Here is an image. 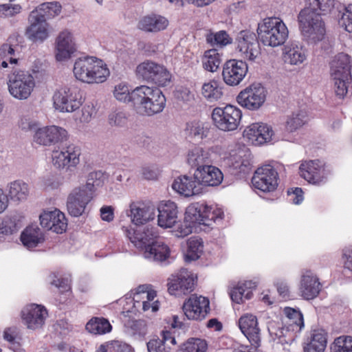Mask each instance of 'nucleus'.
I'll return each instance as SVG.
<instances>
[{"label":"nucleus","instance_id":"ddd939ff","mask_svg":"<svg viewBox=\"0 0 352 352\" xmlns=\"http://www.w3.org/2000/svg\"><path fill=\"white\" fill-rule=\"evenodd\" d=\"M266 99V90L261 84L253 83L241 90L236 96V102L241 107L251 111L258 109Z\"/></svg>","mask_w":352,"mask_h":352},{"label":"nucleus","instance_id":"7ed1b4c3","mask_svg":"<svg viewBox=\"0 0 352 352\" xmlns=\"http://www.w3.org/2000/svg\"><path fill=\"white\" fill-rule=\"evenodd\" d=\"M133 107L141 116H151L166 107V97L156 87L140 85L133 89Z\"/></svg>","mask_w":352,"mask_h":352},{"label":"nucleus","instance_id":"4d7b16f0","mask_svg":"<svg viewBox=\"0 0 352 352\" xmlns=\"http://www.w3.org/2000/svg\"><path fill=\"white\" fill-rule=\"evenodd\" d=\"M206 41L211 45L225 46L230 43V38L226 31L222 30L208 34Z\"/></svg>","mask_w":352,"mask_h":352},{"label":"nucleus","instance_id":"a19ab883","mask_svg":"<svg viewBox=\"0 0 352 352\" xmlns=\"http://www.w3.org/2000/svg\"><path fill=\"white\" fill-rule=\"evenodd\" d=\"M109 74L110 72L107 64L102 60L96 57L93 67L91 69L89 84L104 82Z\"/></svg>","mask_w":352,"mask_h":352},{"label":"nucleus","instance_id":"e2e57ef3","mask_svg":"<svg viewBox=\"0 0 352 352\" xmlns=\"http://www.w3.org/2000/svg\"><path fill=\"white\" fill-rule=\"evenodd\" d=\"M126 122L127 118L122 111H114L109 116V123L111 126H122Z\"/></svg>","mask_w":352,"mask_h":352},{"label":"nucleus","instance_id":"58836bf2","mask_svg":"<svg viewBox=\"0 0 352 352\" xmlns=\"http://www.w3.org/2000/svg\"><path fill=\"white\" fill-rule=\"evenodd\" d=\"M21 240L28 248H35L44 241L43 233L37 226H28L22 232Z\"/></svg>","mask_w":352,"mask_h":352},{"label":"nucleus","instance_id":"dca6fc26","mask_svg":"<svg viewBox=\"0 0 352 352\" xmlns=\"http://www.w3.org/2000/svg\"><path fill=\"white\" fill-rule=\"evenodd\" d=\"M299 174L309 184L320 185L326 180L325 164L320 160L302 161Z\"/></svg>","mask_w":352,"mask_h":352},{"label":"nucleus","instance_id":"aec40b11","mask_svg":"<svg viewBox=\"0 0 352 352\" xmlns=\"http://www.w3.org/2000/svg\"><path fill=\"white\" fill-rule=\"evenodd\" d=\"M243 135L250 144L260 146L271 140L273 130L267 124L256 122L248 126Z\"/></svg>","mask_w":352,"mask_h":352},{"label":"nucleus","instance_id":"79ce46f5","mask_svg":"<svg viewBox=\"0 0 352 352\" xmlns=\"http://www.w3.org/2000/svg\"><path fill=\"white\" fill-rule=\"evenodd\" d=\"M210 155L208 151L195 146L189 150L187 155V163L191 167L199 168L201 166H205L206 162L210 161Z\"/></svg>","mask_w":352,"mask_h":352},{"label":"nucleus","instance_id":"393cba45","mask_svg":"<svg viewBox=\"0 0 352 352\" xmlns=\"http://www.w3.org/2000/svg\"><path fill=\"white\" fill-rule=\"evenodd\" d=\"M195 177L201 186H218L223 179L221 170L212 165L199 166L195 171Z\"/></svg>","mask_w":352,"mask_h":352},{"label":"nucleus","instance_id":"0e129e2a","mask_svg":"<svg viewBox=\"0 0 352 352\" xmlns=\"http://www.w3.org/2000/svg\"><path fill=\"white\" fill-rule=\"evenodd\" d=\"M174 96L177 100L184 102L190 101L194 99V94L190 91L189 88L182 86L176 89Z\"/></svg>","mask_w":352,"mask_h":352},{"label":"nucleus","instance_id":"f8f14e48","mask_svg":"<svg viewBox=\"0 0 352 352\" xmlns=\"http://www.w3.org/2000/svg\"><path fill=\"white\" fill-rule=\"evenodd\" d=\"M196 283L193 274L186 269H182L172 274L168 279V292L170 295L180 296L191 293Z\"/></svg>","mask_w":352,"mask_h":352},{"label":"nucleus","instance_id":"cd10ccee","mask_svg":"<svg viewBox=\"0 0 352 352\" xmlns=\"http://www.w3.org/2000/svg\"><path fill=\"white\" fill-rule=\"evenodd\" d=\"M143 289L144 286H140L138 292L134 295V307H142L144 311L150 309L152 312L158 311L160 302L157 300H155L157 296L156 292L153 289L144 291Z\"/></svg>","mask_w":352,"mask_h":352},{"label":"nucleus","instance_id":"6ab92c4d","mask_svg":"<svg viewBox=\"0 0 352 352\" xmlns=\"http://www.w3.org/2000/svg\"><path fill=\"white\" fill-rule=\"evenodd\" d=\"M239 327L251 345L257 349L261 344V329L256 316L246 314L239 320Z\"/></svg>","mask_w":352,"mask_h":352},{"label":"nucleus","instance_id":"bb28decb","mask_svg":"<svg viewBox=\"0 0 352 352\" xmlns=\"http://www.w3.org/2000/svg\"><path fill=\"white\" fill-rule=\"evenodd\" d=\"M321 288L318 278L311 271H306L301 277L299 287L302 297L306 300L314 299L319 294Z\"/></svg>","mask_w":352,"mask_h":352},{"label":"nucleus","instance_id":"2eb2a0df","mask_svg":"<svg viewBox=\"0 0 352 352\" xmlns=\"http://www.w3.org/2000/svg\"><path fill=\"white\" fill-rule=\"evenodd\" d=\"M182 309L188 319L202 320L210 312V301L206 297L192 294L184 301Z\"/></svg>","mask_w":352,"mask_h":352},{"label":"nucleus","instance_id":"f257e3e1","mask_svg":"<svg viewBox=\"0 0 352 352\" xmlns=\"http://www.w3.org/2000/svg\"><path fill=\"white\" fill-rule=\"evenodd\" d=\"M306 7L298 16L302 35L309 43H316L324 38L326 29L321 14L328 12L334 0H305Z\"/></svg>","mask_w":352,"mask_h":352},{"label":"nucleus","instance_id":"1a4fd4ad","mask_svg":"<svg viewBox=\"0 0 352 352\" xmlns=\"http://www.w3.org/2000/svg\"><path fill=\"white\" fill-rule=\"evenodd\" d=\"M242 112L238 107L227 104L223 107H215L212 112L214 124L221 131H232L240 124Z\"/></svg>","mask_w":352,"mask_h":352},{"label":"nucleus","instance_id":"774afa93","mask_svg":"<svg viewBox=\"0 0 352 352\" xmlns=\"http://www.w3.org/2000/svg\"><path fill=\"white\" fill-rule=\"evenodd\" d=\"M109 352H134L131 346L124 342L114 340L109 344Z\"/></svg>","mask_w":352,"mask_h":352},{"label":"nucleus","instance_id":"2f4dec72","mask_svg":"<svg viewBox=\"0 0 352 352\" xmlns=\"http://www.w3.org/2000/svg\"><path fill=\"white\" fill-rule=\"evenodd\" d=\"M74 50L72 34L66 30L60 32L56 40V60L62 61L69 58Z\"/></svg>","mask_w":352,"mask_h":352},{"label":"nucleus","instance_id":"7c9ffc66","mask_svg":"<svg viewBox=\"0 0 352 352\" xmlns=\"http://www.w3.org/2000/svg\"><path fill=\"white\" fill-rule=\"evenodd\" d=\"M168 20L160 14H149L142 16L138 21V29L146 32H158L168 25Z\"/></svg>","mask_w":352,"mask_h":352},{"label":"nucleus","instance_id":"9d476101","mask_svg":"<svg viewBox=\"0 0 352 352\" xmlns=\"http://www.w3.org/2000/svg\"><path fill=\"white\" fill-rule=\"evenodd\" d=\"M56 108L62 112H74L83 102L80 89L75 85L65 87L54 96Z\"/></svg>","mask_w":352,"mask_h":352},{"label":"nucleus","instance_id":"4c0bfd02","mask_svg":"<svg viewBox=\"0 0 352 352\" xmlns=\"http://www.w3.org/2000/svg\"><path fill=\"white\" fill-rule=\"evenodd\" d=\"M203 68L212 73L216 72L222 62V54L216 49L206 50L201 58Z\"/></svg>","mask_w":352,"mask_h":352},{"label":"nucleus","instance_id":"72a5a7b5","mask_svg":"<svg viewBox=\"0 0 352 352\" xmlns=\"http://www.w3.org/2000/svg\"><path fill=\"white\" fill-rule=\"evenodd\" d=\"M223 85L218 79H211L202 85L201 93L208 102H217L223 96Z\"/></svg>","mask_w":352,"mask_h":352},{"label":"nucleus","instance_id":"c85d7f7f","mask_svg":"<svg viewBox=\"0 0 352 352\" xmlns=\"http://www.w3.org/2000/svg\"><path fill=\"white\" fill-rule=\"evenodd\" d=\"M29 22L30 25L27 29V34L31 40L43 41L47 38L48 23L38 16L36 12H31Z\"/></svg>","mask_w":352,"mask_h":352},{"label":"nucleus","instance_id":"473e14b6","mask_svg":"<svg viewBox=\"0 0 352 352\" xmlns=\"http://www.w3.org/2000/svg\"><path fill=\"white\" fill-rule=\"evenodd\" d=\"M209 133L208 124L195 120L186 123L184 129L186 138L189 141H201L208 136Z\"/></svg>","mask_w":352,"mask_h":352},{"label":"nucleus","instance_id":"39448f33","mask_svg":"<svg viewBox=\"0 0 352 352\" xmlns=\"http://www.w3.org/2000/svg\"><path fill=\"white\" fill-rule=\"evenodd\" d=\"M350 56L340 53L331 64V74L335 81V91L338 96L344 98L347 94L349 85L352 80Z\"/></svg>","mask_w":352,"mask_h":352},{"label":"nucleus","instance_id":"5fc2aeb1","mask_svg":"<svg viewBox=\"0 0 352 352\" xmlns=\"http://www.w3.org/2000/svg\"><path fill=\"white\" fill-rule=\"evenodd\" d=\"M333 352H352V336H342L335 339Z\"/></svg>","mask_w":352,"mask_h":352},{"label":"nucleus","instance_id":"69168bd1","mask_svg":"<svg viewBox=\"0 0 352 352\" xmlns=\"http://www.w3.org/2000/svg\"><path fill=\"white\" fill-rule=\"evenodd\" d=\"M51 284L57 287L60 293L65 294V295H69L70 294L71 287L67 278H60L53 279Z\"/></svg>","mask_w":352,"mask_h":352},{"label":"nucleus","instance_id":"c9c22d12","mask_svg":"<svg viewBox=\"0 0 352 352\" xmlns=\"http://www.w3.org/2000/svg\"><path fill=\"white\" fill-rule=\"evenodd\" d=\"M95 58L87 56L84 58H79L75 62L73 71L75 77L78 80L89 84L91 69L93 67Z\"/></svg>","mask_w":352,"mask_h":352},{"label":"nucleus","instance_id":"13d9d810","mask_svg":"<svg viewBox=\"0 0 352 352\" xmlns=\"http://www.w3.org/2000/svg\"><path fill=\"white\" fill-rule=\"evenodd\" d=\"M284 314L290 320V325L295 324L300 329L304 327L303 316L300 311L291 307H285Z\"/></svg>","mask_w":352,"mask_h":352},{"label":"nucleus","instance_id":"338daca9","mask_svg":"<svg viewBox=\"0 0 352 352\" xmlns=\"http://www.w3.org/2000/svg\"><path fill=\"white\" fill-rule=\"evenodd\" d=\"M342 26L349 32H352V5H349L343 13L341 18Z\"/></svg>","mask_w":352,"mask_h":352},{"label":"nucleus","instance_id":"680f3d73","mask_svg":"<svg viewBox=\"0 0 352 352\" xmlns=\"http://www.w3.org/2000/svg\"><path fill=\"white\" fill-rule=\"evenodd\" d=\"M148 352H169L170 346L164 345L163 340L160 339H152L147 343Z\"/></svg>","mask_w":352,"mask_h":352},{"label":"nucleus","instance_id":"603ef678","mask_svg":"<svg viewBox=\"0 0 352 352\" xmlns=\"http://www.w3.org/2000/svg\"><path fill=\"white\" fill-rule=\"evenodd\" d=\"M224 217V213L221 208L212 209L205 205L203 214L202 225L210 226L212 222L221 221Z\"/></svg>","mask_w":352,"mask_h":352},{"label":"nucleus","instance_id":"49530a36","mask_svg":"<svg viewBox=\"0 0 352 352\" xmlns=\"http://www.w3.org/2000/svg\"><path fill=\"white\" fill-rule=\"evenodd\" d=\"M61 6L58 2H46L41 4L32 12H36L38 16L46 21L47 19L53 18L60 13Z\"/></svg>","mask_w":352,"mask_h":352},{"label":"nucleus","instance_id":"5701e85b","mask_svg":"<svg viewBox=\"0 0 352 352\" xmlns=\"http://www.w3.org/2000/svg\"><path fill=\"white\" fill-rule=\"evenodd\" d=\"M157 224L163 228L173 227L178 220V207L172 201H162L157 207Z\"/></svg>","mask_w":352,"mask_h":352},{"label":"nucleus","instance_id":"8fccbe9b","mask_svg":"<svg viewBox=\"0 0 352 352\" xmlns=\"http://www.w3.org/2000/svg\"><path fill=\"white\" fill-rule=\"evenodd\" d=\"M203 242L201 239L191 237L188 241V249L186 254V261H196L203 252Z\"/></svg>","mask_w":352,"mask_h":352},{"label":"nucleus","instance_id":"e433bc0d","mask_svg":"<svg viewBox=\"0 0 352 352\" xmlns=\"http://www.w3.org/2000/svg\"><path fill=\"white\" fill-rule=\"evenodd\" d=\"M283 58L285 63L297 65L302 63L306 59L305 50L302 46L291 43L285 47Z\"/></svg>","mask_w":352,"mask_h":352},{"label":"nucleus","instance_id":"864d4df0","mask_svg":"<svg viewBox=\"0 0 352 352\" xmlns=\"http://www.w3.org/2000/svg\"><path fill=\"white\" fill-rule=\"evenodd\" d=\"M133 90L129 91V86L125 82H120L116 85L113 91V96L116 100L123 102H131L133 104Z\"/></svg>","mask_w":352,"mask_h":352},{"label":"nucleus","instance_id":"052dcab7","mask_svg":"<svg viewBox=\"0 0 352 352\" xmlns=\"http://www.w3.org/2000/svg\"><path fill=\"white\" fill-rule=\"evenodd\" d=\"M15 50L12 45L4 43L0 47V56L7 58L10 64H16L18 58H14Z\"/></svg>","mask_w":352,"mask_h":352},{"label":"nucleus","instance_id":"f03ea898","mask_svg":"<svg viewBox=\"0 0 352 352\" xmlns=\"http://www.w3.org/2000/svg\"><path fill=\"white\" fill-rule=\"evenodd\" d=\"M125 236L140 250H144V257L157 261H164L170 256V248L162 241H153L155 234L149 228L134 229L131 226H123Z\"/></svg>","mask_w":352,"mask_h":352},{"label":"nucleus","instance_id":"f704fd0d","mask_svg":"<svg viewBox=\"0 0 352 352\" xmlns=\"http://www.w3.org/2000/svg\"><path fill=\"white\" fill-rule=\"evenodd\" d=\"M255 287V283L251 280L239 283L231 289L230 298L233 302L237 304L243 303V299L249 300L252 297V290Z\"/></svg>","mask_w":352,"mask_h":352},{"label":"nucleus","instance_id":"423d86ee","mask_svg":"<svg viewBox=\"0 0 352 352\" xmlns=\"http://www.w3.org/2000/svg\"><path fill=\"white\" fill-rule=\"evenodd\" d=\"M7 85L10 94L19 100L27 99L34 86V79L28 71L13 69L8 75Z\"/></svg>","mask_w":352,"mask_h":352},{"label":"nucleus","instance_id":"c756f323","mask_svg":"<svg viewBox=\"0 0 352 352\" xmlns=\"http://www.w3.org/2000/svg\"><path fill=\"white\" fill-rule=\"evenodd\" d=\"M29 22L30 25L27 29V34L31 40L43 41L47 38L48 23L38 16L36 12H31Z\"/></svg>","mask_w":352,"mask_h":352},{"label":"nucleus","instance_id":"a878e982","mask_svg":"<svg viewBox=\"0 0 352 352\" xmlns=\"http://www.w3.org/2000/svg\"><path fill=\"white\" fill-rule=\"evenodd\" d=\"M172 188L174 190L185 197L199 195L202 191V187L198 179L193 177L183 175L176 179Z\"/></svg>","mask_w":352,"mask_h":352},{"label":"nucleus","instance_id":"de8ad7c7","mask_svg":"<svg viewBox=\"0 0 352 352\" xmlns=\"http://www.w3.org/2000/svg\"><path fill=\"white\" fill-rule=\"evenodd\" d=\"M205 205L194 203L189 205L185 212V220L192 224H201Z\"/></svg>","mask_w":352,"mask_h":352},{"label":"nucleus","instance_id":"c03bdc74","mask_svg":"<svg viewBox=\"0 0 352 352\" xmlns=\"http://www.w3.org/2000/svg\"><path fill=\"white\" fill-rule=\"evenodd\" d=\"M327 346V337L319 330L314 331L310 341L305 346V352H324Z\"/></svg>","mask_w":352,"mask_h":352},{"label":"nucleus","instance_id":"09e8293b","mask_svg":"<svg viewBox=\"0 0 352 352\" xmlns=\"http://www.w3.org/2000/svg\"><path fill=\"white\" fill-rule=\"evenodd\" d=\"M306 115L302 112L293 113L287 117L284 124L285 131L293 133L301 128L306 123Z\"/></svg>","mask_w":352,"mask_h":352},{"label":"nucleus","instance_id":"0eeeda50","mask_svg":"<svg viewBox=\"0 0 352 352\" xmlns=\"http://www.w3.org/2000/svg\"><path fill=\"white\" fill-rule=\"evenodd\" d=\"M136 75L148 82L159 87L167 86L171 81L170 72L163 65L152 60H145L136 67Z\"/></svg>","mask_w":352,"mask_h":352},{"label":"nucleus","instance_id":"9b49d317","mask_svg":"<svg viewBox=\"0 0 352 352\" xmlns=\"http://www.w3.org/2000/svg\"><path fill=\"white\" fill-rule=\"evenodd\" d=\"M279 175L272 166L266 164L258 167L252 178V184L255 189L263 192H273L278 186Z\"/></svg>","mask_w":352,"mask_h":352},{"label":"nucleus","instance_id":"20e7f679","mask_svg":"<svg viewBox=\"0 0 352 352\" xmlns=\"http://www.w3.org/2000/svg\"><path fill=\"white\" fill-rule=\"evenodd\" d=\"M258 38L264 45L277 47L283 45L288 37V30L283 21L277 17H267L259 23Z\"/></svg>","mask_w":352,"mask_h":352},{"label":"nucleus","instance_id":"6e6d98bb","mask_svg":"<svg viewBox=\"0 0 352 352\" xmlns=\"http://www.w3.org/2000/svg\"><path fill=\"white\" fill-rule=\"evenodd\" d=\"M19 220L16 217H6L2 221L0 231L4 234H12L19 229Z\"/></svg>","mask_w":352,"mask_h":352},{"label":"nucleus","instance_id":"6e6552de","mask_svg":"<svg viewBox=\"0 0 352 352\" xmlns=\"http://www.w3.org/2000/svg\"><path fill=\"white\" fill-rule=\"evenodd\" d=\"M94 192V184L89 182L74 188L67 197V208L69 214L73 217L82 215L88 204L93 199Z\"/></svg>","mask_w":352,"mask_h":352},{"label":"nucleus","instance_id":"a18cd8bd","mask_svg":"<svg viewBox=\"0 0 352 352\" xmlns=\"http://www.w3.org/2000/svg\"><path fill=\"white\" fill-rule=\"evenodd\" d=\"M29 194L28 186L21 180H16L10 183L8 195L13 201H20L27 199Z\"/></svg>","mask_w":352,"mask_h":352},{"label":"nucleus","instance_id":"f3484780","mask_svg":"<svg viewBox=\"0 0 352 352\" xmlns=\"http://www.w3.org/2000/svg\"><path fill=\"white\" fill-rule=\"evenodd\" d=\"M248 71V67L245 61L236 59L228 60L223 66V82L229 86H236L244 79Z\"/></svg>","mask_w":352,"mask_h":352},{"label":"nucleus","instance_id":"4be33fe9","mask_svg":"<svg viewBox=\"0 0 352 352\" xmlns=\"http://www.w3.org/2000/svg\"><path fill=\"white\" fill-rule=\"evenodd\" d=\"M42 227L57 234L65 232L67 228V219L63 212L58 209L44 211L39 216Z\"/></svg>","mask_w":352,"mask_h":352},{"label":"nucleus","instance_id":"b1692460","mask_svg":"<svg viewBox=\"0 0 352 352\" xmlns=\"http://www.w3.org/2000/svg\"><path fill=\"white\" fill-rule=\"evenodd\" d=\"M21 314L28 328L36 329L41 327L45 323L47 311L43 306L32 304L25 307Z\"/></svg>","mask_w":352,"mask_h":352},{"label":"nucleus","instance_id":"ea45409f","mask_svg":"<svg viewBox=\"0 0 352 352\" xmlns=\"http://www.w3.org/2000/svg\"><path fill=\"white\" fill-rule=\"evenodd\" d=\"M129 207L131 221L135 225H143L150 219L149 208L144 203L133 202Z\"/></svg>","mask_w":352,"mask_h":352},{"label":"nucleus","instance_id":"4468645a","mask_svg":"<svg viewBox=\"0 0 352 352\" xmlns=\"http://www.w3.org/2000/svg\"><path fill=\"white\" fill-rule=\"evenodd\" d=\"M236 43V50L243 59L255 61L261 55L260 44L254 32L249 30L241 31Z\"/></svg>","mask_w":352,"mask_h":352},{"label":"nucleus","instance_id":"3c124183","mask_svg":"<svg viewBox=\"0 0 352 352\" xmlns=\"http://www.w3.org/2000/svg\"><path fill=\"white\" fill-rule=\"evenodd\" d=\"M207 349L206 340L192 338L181 345L178 352H206Z\"/></svg>","mask_w":352,"mask_h":352},{"label":"nucleus","instance_id":"412c9836","mask_svg":"<svg viewBox=\"0 0 352 352\" xmlns=\"http://www.w3.org/2000/svg\"><path fill=\"white\" fill-rule=\"evenodd\" d=\"M67 132L62 127L50 126L39 128L35 132L34 141L38 144L50 146L66 139Z\"/></svg>","mask_w":352,"mask_h":352},{"label":"nucleus","instance_id":"a211bd4d","mask_svg":"<svg viewBox=\"0 0 352 352\" xmlns=\"http://www.w3.org/2000/svg\"><path fill=\"white\" fill-rule=\"evenodd\" d=\"M81 154L79 146L70 144L60 151L52 153V163L57 168L75 167L80 162Z\"/></svg>","mask_w":352,"mask_h":352},{"label":"nucleus","instance_id":"bf43d9fd","mask_svg":"<svg viewBox=\"0 0 352 352\" xmlns=\"http://www.w3.org/2000/svg\"><path fill=\"white\" fill-rule=\"evenodd\" d=\"M21 6L19 4L5 3L0 4V17L8 18L14 16L20 13Z\"/></svg>","mask_w":352,"mask_h":352},{"label":"nucleus","instance_id":"37998d69","mask_svg":"<svg viewBox=\"0 0 352 352\" xmlns=\"http://www.w3.org/2000/svg\"><path fill=\"white\" fill-rule=\"evenodd\" d=\"M86 329L94 335H103L112 330L109 321L103 317H93L86 324Z\"/></svg>","mask_w":352,"mask_h":352}]
</instances>
